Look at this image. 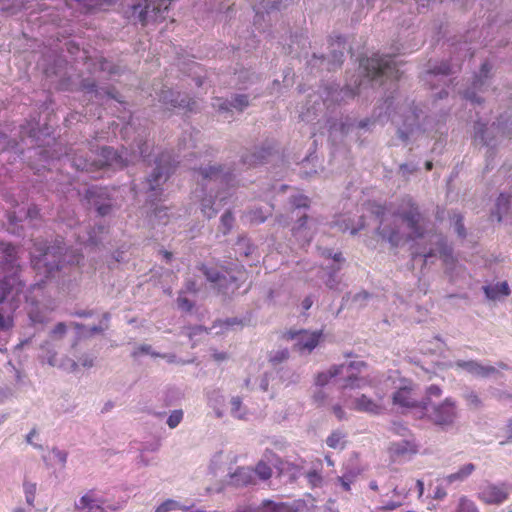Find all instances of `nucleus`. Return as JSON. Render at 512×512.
<instances>
[{
  "instance_id": "nucleus-1",
  "label": "nucleus",
  "mask_w": 512,
  "mask_h": 512,
  "mask_svg": "<svg viewBox=\"0 0 512 512\" xmlns=\"http://www.w3.org/2000/svg\"><path fill=\"white\" fill-rule=\"evenodd\" d=\"M359 67L361 72L354 85L340 87L339 84L332 83L322 87L318 94H309L305 107L300 112V118L305 122H311L325 113V110H330L333 105L361 95L369 86L375 88L383 85L386 80L394 82L401 76L396 56L391 54L375 53L371 57L362 58Z\"/></svg>"
},
{
  "instance_id": "nucleus-2",
  "label": "nucleus",
  "mask_w": 512,
  "mask_h": 512,
  "mask_svg": "<svg viewBox=\"0 0 512 512\" xmlns=\"http://www.w3.org/2000/svg\"><path fill=\"white\" fill-rule=\"evenodd\" d=\"M66 158L77 171L91 173L92 178H98L101 177V171L123 169L138 160L150 162V153L148 143L139 137L136 140V149H132L131 153L126 148L118 152L109 146L94 151L91 145L89 151L86 147H71Z\"/></svg>"
},
{
  "instance_id": "nucleus-3",
  "label": "nucleus",
  "mask_w": 512,
  "mask_h": 512,
  "mask_svg": "<svg viewBox=\"0 0 512 512\" xmlns=\"http://www.w3.org/2000/svg\"><path fill=\"white\" fill-rule=\"evenodd\" d=\"M197 173L200 190L195 196L200 198V210L208 219L214 217L231 196L230 190L236 184L237 170L231 164H201L191 166Z\"/></svg>"
},
{
  "instance_id": "nucleus-4",
  "label": "nucleus",
  "mask_w": 512,
  "mask_h": 512,
  "mask_svg": "<svg viewBox=\"0 0 512 512\" xmlns=\"http://www.w3.org/2000/svg\"><path fill=\"white\" fill-rule=\"evenodd\" d=\"M0 332L14 326V313L20 307L25 287L22 269L17 264L16 248L0 240Z\"/></svg>"
},
{
  "instance_id": "nucleus-5",
  "label": "nucleus",
  "mask_w": 512,
  "mask_h": 512,
  "mask_svg": "<svg viewBox=\"0 0 512 512\" xmlns=\"http://www.w3.org/2000/svg\"><path fill=\"white\" fill-rule=\"evenodd\" d=\"M83 256L69 249L63 238L57 236L52 243L35 239L31 251V264L44 278H60L79 265Z\"/></svg>"
},
{
  "instance_id": "nucleus-6",
  "label": "nucleus",
  "mask_w": 512,
  "mask_h": 512,
  "mask_svg": "<svg viewBox=\"0 0 512 512\" xmlns=\"http://www.w3.org/2000/svg\"><path fill=\"white\" fill-rule=\"evenodd\" d=\"M394 96H388L384 102L385 113L397 126V137L405 144L416 140L420 135L440 130L444 115L435 120L426 112V106L414 101L405 103L392 113Z\"/></svg>"
},
{
  "instance_id": "nucleus-7",
  "label": "nucleus",
  "mask_w": 512,
  "mask_h": 512,
  "mask_svg": "<svg viewBox=\"0 0 512 512\" xmlns=\"http://www.w3.org/2000/svg\"><path fill=\"white\" fill-rule=\"evenodd\" d=\"M381 238L393 247L405 239L416 240L425 237L426 222L415 203L409 202L407 209L398 210L389 219L383 217L377 229Z\"/></svg>"
},
{
  "instance_id": "nucleus-8",
  "label": "nucleus",
  "mask_w": 512,
  "mask_h": 512,
  "mask_svg": "<svg viewBox=\"0 0 512 512\" xmlns=\"http://www.w3.org/2000/svg\"><path fill=\"white\" fill-rule=\"evenodd\" d=\"M509 132V117L501 115L496 122L487 126L481 120L474 124V142L487 148L486 169H490L491 161L495 155V148L501 139Z\"/></svg>"
},
{
  "instance_id": "nucleus-9",
  "label": "nucleus",
  "mask_w": 512,
  "mask_h": 512,
  "mask_svg": "<svg viewBox=\"0 0 512 512\" xmlns=\"http://www.w3.org/2000/svg\"><path fill=\"white\" fill-rule=\"evenodd\" d=\"M154 163L155 167L143 182V189L146 193H149V198L152 201L161 199L163 193L162 186L166 183L174 171L176 163H179V161H176L170 152L165 151L155 158Z\"/></svg>"
},
{
  "instance_id": "nucleus-10",
  "label": "nucleus",
  "mask_w": 512,
  "mask_h": 512,
  "mask_svg": "<svg viewBox=\"0 0 512 512\" xmlns=\"http://www.w3.org/2000/svg\"><path fill=\"white\" fill-rule=\"evenodd\" d=\"M365 366L363 361H351L340 365H333L329 370L318 373L316 377V385L323 387L329 383L332 378L345 376L344 383L341 385L343 390L350 388H362L366 385L365 378H359L356 372H359Z\"/></svg>"
},
{
  "instance_id": "nucleus-11",
  "label": "nucleus",
  "mask_w": 512,
  "mask_h": 512,
  "mask_svg": "<svg viewBox=\"0 0 512 512\" xmlns=\"http://www.w3.org/2000/svg\"><path fill=\"white\" fill-rule=\"evenodd\" d=\"M330 56L326 57L324 54H318L316 51L307 60V68L311 74H316L322 71H335L341 67L344 61L345 39L342 36H336V39H330L329 42Z\"/></svg>"
},
{
  "instance_id": "nucleus-12",
  "label": "nucleus",
  "mask_w": 512,
  "mask_h": 512,
  "mask_svg": "<svg viewBox=\"0 0 512 512\" xmlns=\"http://www.w3.org/2000/svg\"><path fill=\"white\" fill-rule=\"evenodd\" d=\"M200 271L219 293L226 296L239 289L241 283L245 280V273L242 271L232 274L227 271L223 272L217 267L207 265H202Z\"/></svg>"
},
{
  "instance_id": "nucleus-13",
  "label": "nucleus",
  "mask_w": 512,
  "mask_h": 512,
  "mask_svg": "<svg viewBox=\"0 0 512 512\" xmlns=\"http://www.w3.org/2000/svg\"><path fill=\"white\" fill-rule=\"evenodd\" d=\"M454 73L453 66L447 61H429L427 69L421 74V80L432 89L442 85L448 87L453 82L449 77Z\"/></svg>"
},
{
  "instance_id": "nucleus-14",
  "label": "nucleus",
  "mask_w": 512,
  "mask_h": 512,
  "mask_svg": "<svg viewBox=\"0 0 512 512\" xmlns=\"http://www.w3.org/2000/svg\"><path fill=\"white\" fill-rule=\"evenodd\" d=\"M43 280L36 282L30 287V295L26 296L27 302L29 303L28 316L33 325H44L50 321V315L54 310L55 306L51 301L43 302L38 299H34L32 294L35 291L42 289Z\"/></svg>"
},
{
  "instance_id": "nucleus-15",
  "label": "nucleus",
  "mask_w": 512,
  "mask_h": 512,
  "mask_svg": "<svg viewBox=\"0 0 512 512\" xmlns=\"http://www.w3.org/2000/svg\"><path fill=\"white\" fill-rule=\"evenodd\" d=\"M84 199L101 217L108 216L114 209L113 198L106 187L91 186L86 189Z\"/></svg>"
},
{
  "instance_id": "nucleus-16",
  "label": "nucleus",
  "mask_w": 512,
  "mask_h": 512,
  "mask_svg": "<svg viewBox=\"0 0 512 512\" xmlns=\"http://www.w3.org/2000/svg\"><path fill=\"white\" fill-rule=\"evenodd\" d=\"M492 65L489 61L482 63L479 73L475 74L471 86L460 91L463 98L472 105H480L483 99L477 95L478 92H484L490 86Z\"/></svg>"
},
{
  "instance_id": "nucleus-17",
  "label": "nucleus",
  "mask_w": 512,
  "mask_h": 512,
  "mask_svg": "<svg viewBox=\"0 0 512 512\" xmlns=\"http://www.w3.org/2000/svg\"><path fill=\"white\" fill-rule=\"evenodd\" d=\"M424 414L435 424L441 427L451 426L457 418L456 404L452 398H446L423 410Z\"/></svg>"
},
{
  "instance_id": "nucleus-18",
  "label": "nucleus",
  "mask_w": 512,
  "mask_h": 512,
  "mask_svg": "<svg viewBox=\"0 0 512 512\" xmlns=\"http://www.w3.org/2000/svg\"><path fill=\"white\" fill-rule=\"evenodd\" d=\"M435 241L430 239L431 247L417 249L413 252L414 259L421 258L424 264L433 263L434 259L438 256L443 258L445 262H448L452 258L453 249L448 245L446 239L443 236L436 235Z\"/></svg>"
},
{
  "instance_id": "nucleus-19",
  "label": "nucleus",
  "mask_w": 512,
  "mask_h": 512,
  "mask_svg": "<svg viewBox=\"0 0 512 512\" xmlns=\"http://www.w3.org/2000/svg\"><path fill=\"white\" fill-rule=\"evenodd\" d=\"M324 255L331 258L332 263L331 265L319 270V278L323 280L330 290H340L339 286L341 283V277L339 272L341 270L342 263L344 262V258L341 253L333 254L331 250H326Z\"/></svg>"
},
{
  "instance_id": "nucleus-20",
  "label": "nucleus",
  "mask_w": 512,
  "mask_h": 512,
  "mask_svg": "<svg viewBox=\"0 0 512 512\" xmlns=\"http://www.w3.org/2000/svg\"><path fill=\"white\" fill-rule=\"evenodd\" d=\"M250 105L249 95L247 94H232L230 98H215L212 102V107L224 115L228 119L232 116L233 110L243 112Z\"/></svg>"
},
{
  "instance_id": "nucleus-21",
  "label": "nucleus",
  "mask_w": 512,
  "mask_h": 512,
  "mask_svg": "<svg viewBox=\"0 0 512 512\" xmlns=\"http://www.w3.org/2000/svg\"><path fill=\"white\" fill-rule=\"evenodd\" d=\"M276 152V143L268 140L261 147H255L253 151H246L241 156V164L247 168L258 164L267 163Z\"/></svg>"
},
{
  "instance_id": "nucleus-22",
  "label": "nucleus",
  "mask_w": 512,
  "mask_h": 512,
  "mask_svg": "<svg viewBox=\"0 0 512 512\" xmlns=\"http://www.w3.org/2000/svg\"><path fill=\"white\" fill-rule=\"evenodd\" d=\"M322 333L307 330H290L288 337L294 341L295 349L301 354H310L319 344Z\"/></svg>"
},
{
  "instance_id": "nucleus-23",
  "label": "nucleus",
  "mask_w": 512,
  "mask_h": 512,
  "mask_svg": "<svg viewBox=\"0 0 512 512\" xmlns=\"http://www.w3.org/2000/svg\"><path fill=\"white\" fill-rule=\"evenodd\" d=\"M281 0H262L253 5L255 11L254 26L259 32H265L266 26L262 22L271 20V14L277 13L280 9Z\"/></svg>"
},
{
  "instance_id": "nucleus-24",
  "label": "nucleus",
  "mask_w": 512,
  "mask_h": 512,
  "mask_svg": "<svg viewBox=\"0 0 512 512\" xmlns=\"http://www.w3.org/2000/svg\"><path fill=\"white\" fill-rule=\"evenodd\" d=\"M81 89L86 93H93L96 99L102 100L104 97L123 103L122 95L113 87H99L93 79L86 78L81 81Z\"/></svg>"
},
{
  "instance_id": "nucleus-25",
  "label": "nucleus",
  "mask_w": 512,
  "mask_h": 512,
  "mask_svg": "<svg viewBox=\"0 0 512 512\" xmlns=\"http://www.w3.org/2000/svg\"><path fill=\"white\" fill-rule=\"evenodd\" d=\"M350 407L358 412L368 413L371 415H379L384 411L381 396L375 400L365 394L355 396Z\"/></svg>"
},
{
  "instance_id": "nucleus-26",
  "label": "nucleus",
  "mask_w": 512,
  "mask_h": 512,
  "mask_svg": "<svg viewBox=\"0 0 512 512\" xmlns=\"http://www.w3.org/2000/svg\"><path fill=\"white\" fill-rule=\"evenodd\" d=\"M105 508L117 509L108 505L105 499L96 497L92 492L82 496L76 503V509L84 510V512H106Z\"/></svg>"
},
{
  "instance_id": "nucleus-27",
  "label": "nucleus",
  "mask_w": 512,
  "mask_h": 512,
  "mask_svg": "<svg viewBox=\"0 0 512 512\" xmlns=\"http://www.w3.org/2000/svg\"><path fill=\"white\" fill-rule=\"evenodd\" d=\"M455 367L467 371L473 376L487 378L491 374L496 373V368L493 366H484L476 360H457Z\"/></svg>"
},
{
  "instance_id": "nucleus-28",
  "label": "nucleus",
  "mask_w": 512,
  "mask_h": 512,
  "mask_svg": "<svg viewBox=\"0 0 512 512\" xmlns=\"http://www.w3.org/2000/svg\"><path fill=\"white\" fill-rule=\"evenodd\" d=\"M508 495L509 493L504 485L490 484L479 493V498L487 504L499 505L508 498Z\"/></svg>"
},
{
  "instance_id": "nucleus-29",
  "label": "nucleus",
  "mask_w": 512,
  "mask_h": 512,
  "mask_svg": "<svg viewBox=\"0 0 512 512\" xmlns=\"http://www.w3.org/2000/svg\"><path fill=\"white\" fill-rule=\"evenodd\" d=\"M231 484L242 487L253 485L255 481V472L249 467H240L233 474L230 475Z\"/></svg>"
},
{
  "instance_id": "nucleus-30",
  "label": "nucleus",
  "mask_w": 512,
  "mask_h": 512,
  "mask_svg": "<svg viewBox=\"0 0 512 512\" xmlns=\"http://www.w3.org/2000/svg\"><path fill=\"white\" fill-rule=\"evenodd\" d=\"M297 224L293 227L292 232L295 238L301 243L302 246L308 244L312 239V233L310 232V228L307 226V216L299 215Z\"/></svg>"
},
{
  "instance_id": "nucleus-31",
  "label": "nucleus",
  "mask_w": 512,
  "mask_h": 512,
  "mask_svg": "<svg viewBox=\"0 0 512 512\" xmlns=\"http://www.w3.org/2000/svg\"><path fill=\"white\" fill-rule=\"evenodd\" d=\"M234 76L235 85L239 90H245L260 80L259 75L247 68L237 70Z\"/></svg>"
},
{
  "instance_id": "nucleus-32",
  "label": "nucleus",
  "mask_w": 512,
  "mask_h": 512,
  "mask_svg": "<svg viewBox=\"0 0 512 512\" xmlns=\"http://www.w3.org/2000/svg\"><path fill=\"white\" fill-rule=\"evenodd\" d=\"M393 403L404 408L419 407V403L411 396V389L407 386H401L393 393Z\"/></svg>"
},
{
  "instance_id": "nucleus-33",
  "label": "nucleus",
  "mask_w": 512,
  "mask_h": 512,
  "mask_svg": "<svg viewBox=\"0 0 512 512\" xmlns=\"http://www.w3.org/2000/svg\"><path fill=\"white\" fill-rule=\"evenodd\" d=\"M67 458L68 453L64 450L58 449L57 447H54L48 454L42 456V460L48 469L52 468L55 463L60 464L61 467L64 468Z\"/></svg>"
},
{
  "instance_id": "nucleus-34",
  "label": "nucleus",
  "mask_w": 512,
  "mask_h": 512,
  "mask_svg": "<svg viewBox=\"0 0 512 512\" xmlns=\"http://www.w3.org/2000/svg\"><path fill=\"white\" fill-rule=\"evenodd\" d=\"M208 405L215 411L218 418L223 416L222 407L225 402V398L219 389H211L206 393Z\"/></svg>"
},
{
  "instance_id": "nucleus-35",
  "label": "nucleus",
  "mask_w": 512,
  "mask_h": 512,
  "mask_svg": "<svg viewBox=\"0 0 512 512\" xmlns=\"http://www.w3.org/2000/svg\"><path fill=\"white\" fill-rule=\"evenodd\" d=\"M442 396V389L438 385H430L425 390V395L419 402V408L422 410H429V407L436 404L434 399H439Z\"/></svg>"
},
{
  "instance_id": "nucleus-36",
  "label": "nucleus",
  "mask_w": 512,
  "mask_h": 512,
  "mask_svg": "<svg viewBox=\"0 0 512 512\" xmlns=\"http://www.w3.org/2000/svg\"><path fill=\"white\" fill-rule=\"evenodd\" d=\"M272 210L273 207L269 204L259 207L255 206L248 212V218L253 224H261L272 214Z\"/></svg>"
},
{
  "instance_id": "nucleus-37",
  "label": "nucleus",
  "mask_w": 512,
  "mask_h": 512,
  "mask_svg": "<svg viewBox=\"0 0 512 512\" xmlns=\"http://www.w3.org/2000/svg\"><path fill=\"white\" fill-rule=\"evenodd\" d=\"M475 465L473 463H467L462 466L457 472L447 475L443 478V482L447 485L452 484L454 482H463L465 481L475 470Z\"/></svg>"
},
{
  "instance_id": "nucleus-38",
  "label": "nucleus",
  "mask_w": 512,
  "mask_h": 512,
  "mask_svg": "<svg viewBox=\"0 0 512 512\" xmlns=\"http://www.w3.org/2000/svg\"><path fill=\"white\" fill-rule=\"evenodd\" d=\"M486 297L490 300L497 299L500 295L508 296L510 288L506 281L483 287Z\"/></svg>"
},
{
  "instance_id": "nucleus-39",
  "label": "nucleus",
  "mask_w": 512,
  "mask_h": 512,
  "mask_svg": "<svg viewBox=\"0 0 512 512\" xmlns=\"http://www.w3.org/2000/svg\"><path fill=\"white\" fill-rule=\"evenodd\" d=\"M389 450L393 457H403L414 453L413 444L407 439L391 443Z\"/></svg>"
},
{
  "instance_id": "nucleus-40",
  "label": "nucleus",
  "mask_w": 512,
  "mask_h": 512,
  "mask_svg": "<svg viewBox=\"0 0 512 512\" xmlns=\"http://www.w3.org/2000/svg\"><path fill=\"white\" fill-rule=\"evenodd\" d=\"M277 505L270 501L264 500L260 505L250 504L246 506H240L236 512H277Z\"/></svg>"
},
{
  "instance_id": "nucleus-41",
  "label": "nucleus",
  "mask_w": 512,
  "mask_h": 512,
  "mask_svg": "<svg viewBox=\"0 0 512 512\" xmlns=\"http://www.w3.org/2000/svg\"><path fill=\"white\" fill-rule=\"evenodd\" d=\"M372 124L373 121L369 118L355 122L354 120L347 117L344 121L341 122L340 131L342 134H348L354 127L359 129H368Z\"/></svg>"
},
{
  "instance_id": "nucleus-42",
  "label": "nucleus",
  "mask_w": 512,
  "mask_h": 512,
  "mask_svg": "<svg viewBox=\"0 0 512 512\" xmlns=\"http://www.w3.org/2000/svg\"><path fill=\"white\" fill-rule=\"evenodd\" d=\"M510 201V196L503 193H501L497 198L495 211L492 212V215L497 217L498 221H501L502 217L508 212L510 208Z\"/></svg>"
},
{
  "instance_id": "nucleus-43",
  "label": "nucleus",
  "mask_w": 512,
  "mask_h": 512,
  "mask_svg": "<svg viewBox=\"0 0 512 512\" xmlns=\"http://www.w3.org/2000/svg\"><path fill=\"white\" fill-rule=\"evenodd\" d=\"M393 496L391 498H387V495L380 501V507L381 509H384V510H393V509H396L397 507H399L401 505V499H400V496L402 495V493H400L398 490H397V487H394L393 488Z\"/></svg>"
},
{
  "instance_id": "nucleus-44",
  "label": "nucleus",
  "mask_w": 512,
  "mask_h": 512,
  "mask_svg": "<svg viewBox=\"0 0 512 512\" xmlns=\"http://www.w3.org/2000/svg\"><path fill=\"white\" fill-rule=\"evenodd\" d=\"M230 414L237 419H245L247 413L246 407L242 404V399L239 396L232 397L230 401Z\"/></svg>"
},
{
  "instance_id": "nucleus-45",
  "label": "nucleus",
  "mask_w": 512,
  "mask_h": 512,
  "mask_svg": "<svg viewBox=\"0 0 512 512\" xmlns=\"http://www.w3.org/2000/svg\"><path fill=\"white\" fill-rule=\"evenodd\" d=\"M308 37L303 33L294 34L291 36V43L288 45L287 53L292 54L297 51V49H305L307 44Z\"/></svg>"
},
{
  "instance_id": "nucleus-46",
  "label": "nucleus",
  "mask_w": 512,
  "mask_h": 512,
  "mask_svg": "<svg viewBox=\"0 0 512 512\" xmlns=\"http://www.w3.org/2000/svg\"><path fill=\"white\" fill-rule=\"evenodd\" d=\"M345 434L340 430L333 431L326 439L328 447L333 449H343L345 446Z\"/></svg>"
},
{
  "instance_id": "nucleus-47",
  "label": "nucleus",
  "mask_w": 512,
  "mask_h": 512,
  "mask_svg": "<svg viewBox=\"0 0 512 512\" xmlns=\"http://www.w3.org/2000/svg\"><path fill=\"white\" fill-rule=\"evenodd\" d=\"M450 220L457 236L461 239H464L467 233L463 223V216L459 213L454 212L450 217Z\"/></svg>"
},
{
  "instance_id": "nucleus-48",
  "label": "nucleus",
  "mask_w": 512,
  "mask_h": 512,
  "mask_svg": "<svg viewBox=\"0 0 512 512\" xmlns=\"http://www.w3.org/2000/svg\"><path fill=\"white\" fill-rule=\"evenodd\" d=\"M455 512H479L474 501L466 496H461L458 500Z\"/></svg>"
},
{
  "instance_id": "nucleus-49",
  "label": "nucleus",
  "mask_w": 512,
  "mask_h": 512,
  "mask_svg": "<svg viewBox=\"0 0 512 512\" xmlns=\"http://www.w3.org/2000/svg\"><path fill=\"white\" fill-rule=\"evenodd\" d=\"M462 397L466 401L467 405L471 408L477 409L482 405V401L478 394L470 388H466L463 391Z\"/></svg>"
},
{
  "instance_id": "nucleus-50",
  "label": "nucleus",
  "mask_w": 512,
  "mask_h": 512,
  "mask_svg": "<svg viewBox=\"0 0 512 512\" xmlns=\"http://www.w3.org/2000/svg\"><path fill=\"white\" fill-rule=\"evenodd\" d=\"M37 484L30 482L28 480H24L23 482V491L25 494V500L26 503L30 507H34V500H35V494H36Z\"/></svg>"
},
{
  "instance_id": "nucleus-51",
  "label": "nucleus",
  "mask_w": 512,
  "mask_h": 512,
  "mask_svg": "<svg viewBox=\"0 0 512 512\" xmlns=\"http://www.w3.org/2000/svg\"><path fill=\"white\" fill-rule=\"evenodd\" d=\"M234 217L230 210H226L220 219L219 231L224 235L228 234L233 227Z\"/></svg>"
},
{
  "instance_id": "nucleus-52",
  "label": "nucleus",
  "mask_w": 512,
  "mask_h": 512,
  "mask_svg": "<svg viewBox=\"0 0 512 512\" xmlns=\"http://www.w3.org/2000/svg\"><path fill=\"white\" fill-rule=\"evenodd\" d=\"M142 355H150L152 357L160 356V353L153 350L152 346L149 344H140L134 348L131 353L133 358H138Z\"/></svg>"
},
{
  "instance_id": "nucleus-53",
  "label": "nucleus",
  "mask_w": 512,
  "mask_h": 512,
  "mask_svg": "<svg viewBox=\"0 0 512 512\" xmlns=\"http://www.w3.org/2000/svg\"><path fill=\"white\" fill-rule=\"evenodd\" d=\"M97 65L101 71L107 72L110 75H117L120 73V68L104 57L97 59Z\"/></svg>"
},
{
  "instance_id": "nucleus-54",
  "label": "nucleus",
  "mask_w": 512,
  "mask_h": 512,
  "mask_svg": "<svg viewBox=\"0 0 512 512\" xmlns=\"http://www.w3.org/2000/svg\"><path fill=\"white\" fill-rule=\"evenodd\" d=\"M49 364L52 366H59L68 372L76 371L78 364L72 359L65 358L60 364H58L55 356L49 358Z\"/></svg>"
},
{
  "instance_id": "nucleus-55",
  "label": "nucleus",
  "mask_w": 512,
  "mask_h": 512,
  "mask_svg": "<svg viewBox=\"0 0 512 512\" xmlns=\"http://www.w3.org/2000/svg\"><path fill=\"white\" fill-rule=\"evenodd\" d=\"M300 374H298L295 371L292 370H284L280 374V380L286 384V386H289L291 384H297L300 382Z\"/></svg>"
},
{
  "instance_id": "nucleus-56",
  "label": "nucleus",
  "mask_w": 512,
  "mask_h": 512,
  "mask_svg": "<svg viewBox=\"0 0 512 512\" xmlns=\"http://www.w3.org/2000/svg\"><path fill=\"white\" fill-rule=\"evenodd\" d=\"M167 207L164 206H156L153 210V212L150 215V219H156L158 220L159 224H167L168 223V213H167Z\"/></svg>"
},
{
  "instance_id": "nucleus-57",
  "label": "nucleus",
  "mask_w": 512,
  "mask_h": 512,
  "mask_svg": "<svg viewBox=\"0 0 512 512\" xmlns=\"http://www.w3.org/2000/svg\"><path fill=\"white\" fill-rule=\"evenodd\" d=\"M253 470L255 472V478L258 476L261 480H268L272 476V469L262 461H260Z\"/></svg>"
},
{
  "instance_id": "nucleus-58",
  "label": "nucleus",
  "mask_w": 512,
  "mask_h": 512,
  "mask_svg": "<svg viewBox=\"0 0 512 512\" xmlns=\"http://www.w3.org/2000/svg\"><path fill=\"white\" fill-rule=\"evenodd\" d=\"M249 240L245 237L239 238L236 244V253L248 257L253 252V247L249 245Z\"/></svg>"
},
{
  "instance_id": "nucleus-59",
  "label": "nucleus",
  "mask_w": 512,
  "mask_h": 512,
  "mask_svg": "<svg viewBox=\"0 0 512 512\" xmlns=\"http://www.w3.org/2000/svg\"><path fill=\"white\" fill-rule=\"evenodd\" d=\"M78 4L86 7L88 10L102 8L111 4L112 0H75Z\"/></svg>"
},
{
  "instance_id": "nucleus-60",
  "label": "nucleus",
  "mask_w": 512,
  "mask_h": 512,
  "mask_svg": "<svg viewBox=\"0 0 512 512\" xmlns=\"http://www.w3.org/2000/svg\"><path fill=\"white\" fill-rule=\"evenodd\" d=\"M289 358V351L288 349H281L277 350L270 356V362L273 365H278L284 361H286Z\"/></svg>"
},
{
  "instance_id": "nucleus-61",
  "label": "nucleus",
  "mask_w": 512,
  "mask_h": 512,
  "mask_svg": "<svg viewBox=\"0 0 512 512\" xmlns=\"http://www.w3.org/2000/svg\"><path fill=\"white\" fill-rule=\"evenodd\" d=\"M250 323V318L244 317V318H238V317H231L227 318L224 321V325L226 328H233L234 326L244 327Z\"/></svg>"
},
{
  "instance_id": "nucleus-62",
  "label": "nucleus",
  "mask_w": 512,
  "mask_h": 512,
  "mask_svg": "<svg viewBox=\"0 0 512 512\" xmlns=\"http://www.w3.org/2000/svg\"><path fill=\"white\" fill-rule=\"evenodd\" d=\"M183 419V411L182 410H174L167 419V425L169 428H176Z\"/></svg>"
},
{
  "instance_id": "nucleus-63",
  "label": "nucleus",
  "mask_w": 512,
  "mask_h": 512,
  "mask_svg": "<svg viewBox=\"0 0 512 512\" xmlns=\"http://www.w3.org/2000/svg\"><path fill=\"white\" fill-rule=\"evenodd\" d=\"M16 146V140L9 139L6 134L0 132V152L8 149H14Z\"/></svg>"
},
{
  "instance_id": "nucleus-64",
  "label": "nucleus",
  "mask_w": 512,
  "mask_h": 512,
  "mask_svg": "<svg viewBox=\"0 0 512 512\" xmlns=\"http://www.w3.org/2000/svg\"><path fill=\"white\" fill-rule=\"evenodd\" d=\"M178 507V503L174 500L168 499L159 505L156 512H169L173 511Z\"/></svg>"
}]
</instances>
